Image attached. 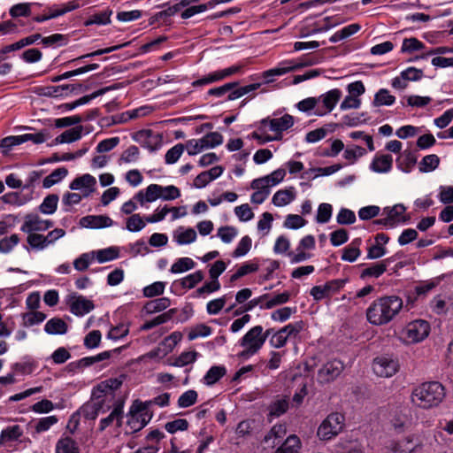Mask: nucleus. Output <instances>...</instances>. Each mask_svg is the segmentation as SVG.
<instances>
[{"label": "nucleus", "mask_w": 453, "mask_h": 453, "mask_svg": "<svg viewBox=\"0 0 453 453\" xmlns=\"http://www.w3.org/2000/svg\"><path fill=\"white\" fill-rule=\"evenodd\" d=\"M403 307V299L395 295L373 300L365 311L367 321L373 326H385L395 319Z\"/></svg>", "instance_id": "nucleus-1"}, {"label": "nucleus", "mask_w": 453, "mask_h": 453, "mask_svg": "<svg viewBox=\"0 0 453 453\" xmlns=\"http://www.w3.org/2000/svg\"><path fill=\"white\" fill-rule=\"evenodd\" d=\"M446 397L444 386L436 380L426 381L414 387L411 401L418 408L429 410L438 407Z\"/></svg>", "instance_id": "nucleus-2"}, {"label": "nucleus", "mask_w": 453, "mask_h": 453, "mask_svg": "<svg viewBox=\"0 0 453 453\" xmlns=\"http://www.w3.org/2000/svg\"><path fill=\"white\" fill-rule=\"evenodd\" d=\"M344 419V416L339 412L329 414L319 426L317 435L321 440H330L342 430Z\"/></svg>", "instance_id": "nucleus-3"}, {"label": "nucleus", "mask_w": 453, "mask_h": 453, "mask_svg": "<svg viewBox=\"0 0 453 453\" xmlns=\"http://www.w3.org/2000/svg\"><path fill=\"white\" fill-rule=\"evenodd\" d=\"M399 367L398 359L390 355H381L372 362V370L380 377H392L398 372Z\"/></svg>", "instance_id": "nucleus-4"}, {"label": "nucleus", "mask_w": 453, "mask_h": 453, "mask_svg": "<svg viewBox=\"0 0 453 453\" xmlns=\"http://www.w3.org/2000/svg\"><path fill=\"white\" fill-rule=\"evenodd\" d=\"M347 282H349L348 277L344 279L332 280L326 281L324 285L314 286L311 289L310 295L315 301H320L338 293L342 288H343Z\"/></svg>", "instance_id": "nucleus-5"}, {"label": "nucleus", "mask_w": 453, "mask_h": 453, "mask_svg": "<svg viewBox=\"0 0 453 453\" xmlns=\"http://www.w3.org/2000/svg\"><path fill=\"white\" fill-rule=\"evenodd\" d=\"M262 326H256L250 328L241 339L240 345L248 347V351L257 353L265 343V337H262Z\"/></svg>", "instance_id": "nucleus-6"}, {"label": "nucleus", "mask_w": 453, "mask_h": 453, "mask_svg": "<svg viewBox=\"0 0 453 453\" xmlns=\"http://www.w3.org/2000/svg\"><path fill=\"white\" fill-rule=\"evenodd\" d=\"M430 325L423 319L414 320L409 323L405 328L406 338L411 342H419L428 336Z\"/></svg>", "instance_id": "nucleus-7"}, {"label": "nucleus", "mask_w": 453, "mask_h": 453, "mask_svg": "<svg viewBox=\"0 0 453 453\" xmlns=\"http://www.w3.org/2000/svg\"><path fill=\"white\" fill-rule=\"evenodd\" d=\"M344 365L341 360L334 359L326 362L318 372L319 383H329L342 372Z\"/></svg>", "instance_id": "nucleus-8"}, {"label": "nucleus", "mask_w": 453, "mask_h": 453, "mask_svg": "<svg viewBox=\"0 0 453 453\" xmlns=\"http://www.w3.org/2000/svg\"><path fill=\"white\" fill-rule=\"evenodd\" d=\"M241 69H242L241 65H233L228 68L223 69V70L211 73L208 75H206L201 79L194 81L192 82V86L194 88H197V87H202V86L208 85L211 83H214L217 81H220L226 79V77L232 76V75L239 73L241 71Z\"/></svg>", "instance_id": "nucleus-9"}, {"label": "nucleus", "mask_w": 453, "mask_h": 453, "mask_svg": "<svg viewBox=\"0 0 453 453\" xmlns=\"http://www.w3.org/2000/svg\"><path fill=\"white\" fill-rule=\"evenodd\" d=\"M68 304L70 311L76 316H83L95 308L91 300L83 296H78L76 293L68 296Z\"/></svg>", "instance_id": "nucleus-10"}, {"label": "nucleus", "mask_w": 453, "mask_h": 453, "mask_svg": "<svg viewBox=\"0 0 453 453\" xmlns=\"http://www.w3.org/2000/svg\"><path fill=\"white\" fill-rule=\"evenodd\" d=\"M133 138L150 151H155L161 146L162 136L150 129L140 130L134 134Z\"/></svg>", "instance_id": "nucleus-11"}, {"label": "nucleus", "mask_w": 453, "mask_h": 453, "mask_svg": "<svg viewBox=\"0 0 453 453\" xmlns=\"http://www.w3.org/2000/svg\"><path fill=\"white\" fill-rule=\"evenodd\" d=\"M54 225L51 220H42L36 214H27L25 217V222L21 226V231L25 233L45 231Z\"/></svg>", "instance_id": "nucleus-12"}, {"label": "nucleus", "mask_w": 453, "mask_h": 453, "mask_svg": "<svg viewBox=\"0 0 453 453\" xmlns=\"http://www.w3.org/2000/svg\"><path fill=\"white\" fill-rule=\"evenodd\" d=\"M122 385V380L118 378H111L100 382L93 389V395H96L97 398L101 396H110L112 400L115 396L114 391L119 389Z\"/></svg>", "instance_id": "nucleus-13"}, {"label": "nucleus", "mask_w": 453, "mask_h": 453, "mask_svg": "<svg viewBox=\"0 0 453 453\" xmlns=\"http://www.w3.org/2000/svg\"><path fill=\"white\" fill-rule=\"evenodd\" d=\"M261 125L265 126L267 123L270 126V129L278 133L277 136L281 135V133L285 130L289 129L294 125V118L289 114H285L279 119L265 118L260 121Z\"/></svg>", "instance_id": "nucleus-14"}, {"label": "nucleus", "mask_w": 453, "mask_h": 453, "mask_svg": "<svg viewBox=\"0 0 453 453\" xmlns=\"http://www.w3.org/2000/svg\"><path fill=\"white\" fill-rule=\"evenodd\" d=\"M342 96V91L339 88H334L326 92V94L320 96L319 98L322 100L323 106L325 107V111H321L317 109L316 115L323 116L328 112H330L336 104L339 102Z\"/></svg>", "instance_id": "nucleus-15"}, {"label": "nucleus", "mask_w": 453, "mask_h": 453, "mask_svg": "<svg viewBox=\"0 0 453 453\" xmlns=\"http://www.w3.org/2000/svg\"><path fill=\"white\" fill-rule=\"evenodd\" d=\"M289 408V397L288 395H277L268 406V418H279L285 414Z\"/></svg>", "instance_id": "nucleus-16"}, {"label": "nucleus", "mask_w": 453, "mask_h": 453, "mask_svg": "<svg viewBox=\"0 0 453 453\" xmlns=\"http://www.w3.org/2000/svg\"><path fill=\"white\" fill-rule=\"evenodd\" d=\"M80 224L83 227L103 228L112 226L113 221L106 215H88L81 218Z\"/></svg>", "instance_id": "nucleus-17"}, {"label": "nucleus", "mask_w": 453, "mask_h": 453, "mask_svg": "<svg viewBox=\"0 0 453 453\" xmlns=\"http://www.w3.org/2000/svg\"><path fill=\"white\" fill-rule=\"evenodd\" d=\"M82 132V126H76L73 128L67 129L57 136L50 145L53 146L60 143H71L76 142L81 138Z\"/></svg>", "instance_id": "nucleus-18"}, {"label": "nucleus", "mask_w": 453, "mask_h": 453, "mask_svg": "<svg viewBox=\"0 0 453 453\" xmlns=\"http://www.w3.org/2000/svg\"><path fill=\"white\" fill-rule=\"evenodd\" d=\"M161 189L162 186L158 184H150L147 187L145 194L141 190L134 196V199H136L141 204H143L144 202H154L157 199L161 198Z\"/></svg>", "instance_id": "nucleus-19"}, {"label": "nucleus", "mask_w": 453, "mask_h": 453, "mask_svg": "<svg viewBox=\"0 0 453 453\" xmlns=\"http://www.w3.org/2000/svg\"><path fill=\"white\" fill-rule=\"evenodd\" d=\"M127 426L130 427L132 434L142 430L151 419L152 413L144 412L140 415L128 414Z\"/></svg>", "instance_id": "nucleus-20"}, {"label": "nucleus", "mask_w": 453, "mask_h": 453, "mask_svg": "<svg viewBox=\"0 0 453 453\" xmlns=\"http://www.w3.org/2000/svg\"><path fill=\"white\" fill-rule=\"evenodd\" d=\"M390 258H387L365 268L360 273V279L379 278L387 271L388 262Z\"/></svg>", "instance_id": "nucleus-21"}, {"label": "nucleus", "mask_w": 453, "mask_h": 453, "mask_svg": "<svg viewBox=\"0 0 453 453\" xmlns=\"http://www.w3.org/2000/svg\"><path fill=\"white\" fill-rule=\"evenodd\" d=\"M96 178L92 175L86 173L82 176L75 178L70 184V188L72 190H78L81 188H88V192L85 193L83 196H87L90 192L94 191L93 187L96 185Z\"/></svg>", "instance_id": "nucleus-22"}, {"label": "nucleus", "mask_w": 453, "mask_h": 453, "mask_svg": "<svg viewBox=\"0 0 453 453\" xmlns=\"http://www.w3.org/2000/svg\"><path fill=\"white\" fill-rule=\"evenodd\" d=\"M393 157L390 154L376 156L371 163V169L376 173H388L392 169Z\"/></svg>", "instance_id": "nucleus-23"}, {"label": "nucleus", "mask_w": 453, "mask_h": 453, "mask_svg": "<svg viewBox=\"0 0 453 453\" xmlns=\"http://www.w3.org/2000/svg\"><path fill=\"white\" fill-rule=\"evenodd\" d=\"M291 61H284L280 63L279 66L266 70L262 73V77L265 79V83H270L273 81L272 77L280 76L289 72L295 71V67L290 66Z\"/></svg>", "instance_id": "nucleus-24"}, {"label": "nucleus", "mask_w": 453, "mask_h": 453, "mask_svg": "<svg viewBox=\"0 0 453 453\" xmlns=\"http://www.w3.org/2000/svg\"><path fill=\"white\" fill-rule=\"evenodd\" d=\"M23 435V430L19 425L10 426L3 429L0 434V445L9 441H19Z\"/></svg>", "instance_id": "nucleus-25"}, {"label": "nucleus", "mask_w": 453, "mask_h": 453, "mask_svg": "<svg viewBox=\"0 0 453 453\" xmlns=\"http://www.w3.org/2000/svg\"><path fill=\"white\" fill-rule=\"evenodd\" d=\"M417 155L411 150H405L403 154L396 159L397 166L404 173H410L417 164Z\"/></svg>", "instance_id": "nucleus-26"}, {"label": "nucleus", "mask_w": 453, "mask_h": 453, "mask_svg": "<svg viewBox=\"0 0 453 453\" xmlns=\"http://www.w3.org/2000/svg\"><path fill=\"white\" fill-rule=\"evenodd\" d=\"M44 330L49 334H65L68 325L60 318H52L45 324Z\"/></svg>", "instance_id": "nucleus-27"}, {"label": "nucleus", "mask_w": 453, "mask_h": 453, "mask_svg": "<svg viewBox=\"0 0 453 453\" xmlns=\"http://www.w3.org/2000/svg\"><path fill=\"white\" fill-rule=\"evenodd\" d=\"M406 208L403 204H395L393 207H386L383 210V213H386L392 222H395V226L399 222H406L410 219L409 217L403 216L405 212Z\"/></svg>", "instance_id": "nucleus-28"}, {"label": "nucleus", "mask_w": 453, "mask_h": 453, "mask_svg": "<svg viewBox=\"0 0 453 453\" xmlns=\"http://www.w3.org/2000/svg\"><path fill=\"white\" fill-rule=\"evenodd\" d=\"M226 374V369L223 365H213L204 375L203 380L207 386H212Z\"/></svg>", "instance_id": "nucleus-29"}, {"label": "nucleus", "mask_w": 453, "mask_h": 453, "mask_svg": "<svg viewBox=\"0 0 453 453\" xmlns=\"http://www.w3.org/2000/svg\"><path fill=\"white\" fill-rule=\"evenodd\" d=\"M286 431L287 430H286L285 425H281V424L274 425L271 428V430L265 435L264 442L269 443L270 440L273 439V441L272 442V447H275L281 441L282 438L286 434Z\"/></svg>", "instance_id": "nucleus-30"}, {"label": "nucleus", "mask_w": 453, "mask_h": 453, "mask_svg": "<svg viewBox=\"0 0 453 453\" xmlns=\"http://www.w3.org/2000/svg\"><path fill=\"white\" fill-rule=\"evenodd\" d=\"M296 197L293 188L278 190L273 196L272 202L275 206H284L292 202Z\"/></svg>", "instance_id": "nucleus-31"}, {"label": "nucleus", "mask_w": 453, "mask_h": 453, "mask_svg": "<svg viewBox=\"0 0 453 453\" xmlns=\"http://www.w3.org/2000/svg\"><path fill=\"white\" fill-rule=\"evenodd\" d=\"M130 44H131V42H124L122 44H119V45L104 48V49H100V50H95L93 52H90V53L80 56V57H78L76 58H73V59L68 61L67 63H65V65H70V64L81 61L82 59H85V58H93V57H96V56H101V55L106 54V53H111L112 51H115V50H118L122 49L124 47H127V46H128Z\"/></svg>", "instance_id": "nucleus-32"}, {"label": "nucleus", "mask_w": 453, "mask_h": 453, "mask_svg": "<svg viewBox=\"0 0 453 453\" xmlns=\"http://www.w3.org/2000/svg\"><path fill=\"white\" fill-rule=\"evenodd\" d=\"M112 10L106 9L101 12L91 15L84 21V26L88 27L91 25H107L111 23V16Z\"/></svg>", "instance_id": "nucleus-33"}, {"label": "nucleus", "mask_w": 453, "mask_h": 453, "mask_svg": "<svg viewBox=\"0 0 453 453\" xmlns=\"http://www.w3.org/2000/svg\"><path fill=\"white\" fill-rule=\"evenodd\" d=\"M56 453H80V449L76 441L67 436L58 441Z\"/></svg>", "instance_id": "nucleus-34"}, {"label": "nucleus", "mask_w": 453, "mask_h": 453, "mask_svg": "<svg viewBox=\"0 0 453 453\" xmlns=\"http://www.w3.org/2000/svg\"><path fill=\"white\" fill-rule=\"evenodd\" d=\"M300 440L296 435H289L275 453H298Z\"/></svg>", "instance_id": "nucleus-35"}, {"label": "nucleus", "mask_w": 453, "mask_h": 453, "mask_svg": "<svg viewBox=\"0 0 453 453\" xmlns=\"http://www.w3.org/2000/svg\"><path fill=\"white\" fill-rule=\"evenodd\" d=\"M171 304V300L168 297H160L152 301L148 302L144 305V309L147 313L152 314L162 311L168 308Z\"/></svg>", "instance_id": "nucleus-36"}, {"label": "nucleus", "mask_w": 453, "mask_h": 453, "mask_svg": "<svg viewBox=\"0 0 453 453\" xmlns=\"http://www.w3.org/2000/svg\"><path fill=\"white\" fill-rule=\"evenodd\" d=\"M359 239L354 240L350 245L345 247L342 250V259L349 262H354L361 254Z\"/></svg>", "instance_id": "nucleus-37"}, {"label": "nucleus", "mask_w": 453, "mask_h": 453, "mask_svg": "<svg viewBox=\"0 0 453 453\" xmlns=\"http://www.w3.org/2000/svg\"><path fill=\"white\" fill-rule=\"evenodd\" d=\"M68 85L46 86L39 88V95L50 97L68 96Z\"/></svg>", "instance_id": "nucleus-38"}, {"label": "nucleus", "mask_w": 453, "mask_h": 453, "mask_svg": "<svg viewBox=\"0 0 453 453\" xmlns=\"http://www.w3.org/2000/svg\"><path fill=\"white\" fill-rule=\"evenodd\" d=\"M68 174V170L65 167H59L55 169L50 175L46 176L42 181V186L49 188L56 183L59 182Z\"/></svg>", "instance_id": "nucleus-39"}, {"label": "nucleus", "mask_w": 453, "mask_h": 453, "mask_svg": "<svg viewBox=\"0 0 453 453\" xmlns=\"http://www.w3.org/2000/svg\"><path fill=\"white\" fill-rule=\"evenodd\" d=\"M33 5L40 6L41 4L37 3L17 4L10 9L9 13L12 18L29 17L31 15V7Z\"/></svg>", "instance_id": "nucleus-40"}, {"label": "nucleus", "mask_w": 453, "mask_h": 453, "mask_svg": "<svg viewBox=\"0 0 453 453\" xmlns=\"http://www.w3.org/2000/svg\"><path fill=\"white\" fill-rule=\"evenodd\" d=\"M58 203L57 194L48 195L39 206V211L43 214H52L56 211Z\"/></svg>", "instance_id": "nucleus-41"}, {"label": "nucleus", "mask_w": 453, "mask_h": 453, "mask_svg": "<svg viewBox=\"0 0 453 453\" xmlns=\"http://www.w3.org/2000/svg\"><path fill=\"white\" fill-rule=\"evenodd\" d=\"M395 101V97L389 94L386 88L380 89L374 96L372 104L375 107L382 105H392Z\"/></svg>", "instance_id": "nucleus-42"}, {"label": "nucleus", "mask_w": 453, "mask_h": 453, "mask_svg": "<svg viewBox=\"0 0 453 453\" xmlns=\"http://www.w3.org/2000/svg\"><path fill=\"white\" fill-rule=\"evenodd\" d=\"M440 164V158L435 154L425 156L419 163V171L427 173L435 170Z\"/></svg>", "instance_id": "nucleus-43"}, {"label": "nucleus", "mask_w": 453, "mask_h": 453, "mask_svg": "<svg viewBox=\"0 0 453 453\" xmlns=\"http://www.w3.org/2000/svg\"><path fill=\"white\" fill-rule=\"evenodd\" d=\"M182 334L180 332H173L169 336L165 337L160 343L164 347L163 356L170 353L174 347L180 342Z\"/></svg>", "instance_id": "nucleus-44"}, {"label": "nucleus", "mask_w": 453, "mask_h": 453, "mask_svg": "<svg viewBox=\"0 0 453 453\" xmlns=\"http://www.w3.org/2000/svg\"><path fill=\"white\" fill-rule=\"evenodd\" d=\"M198 353L196 351H184L173 362H170L169 365L173 366H185L194 363L196 360Z\"/></svg>", "instance_id": "nucleus-45"}, {"label": "nucleus", "mask_w": 453, "mask_h": 453, "mask_svg": "<svg viewBox=\"0 0 453 453\" xmlns=\"http://www.w3.org/2000/svg\"><path fill=\"white\" fill-rule=\"evenodd\" d=\"M196 263L189 257L179 258L170 269L172 273H180L195 267Z\"/></svg>", "instance_id": "nucleus-46"}, {"label": "nucleus", "mask_w": 453, "mask_h": 453, "mask_svg": "<svg viewBox=\"0 0 453 453\" xmlns=\"http://www.w3.org/2000/svg\"><path fill=\"white\" fill-rule=\"evenodd\" d=\"M425 48V44L415 37L405 38L403 42L401 51L403 53H412L421 50Z\"/></svg>", "instance_id": "nucleus-47"}, {"label": "nucleus", "mask_w": 453, "mask_h": 453, "mask_svg": "<svg viewBox=\"0 0 453 453\" xmlns=\"http://www.w3.org/2000/svg\"><path fill=\"white\" fill-rule=\"evenodd\" d=\"M96 254L97 261L99 263H104L106 261L118 258L119 256V250L117 247H110L107 249L99 250Z\"/></svg>", "instance_id": "nucleus-48"}, {"label": "nucleus", "mask_w": 453, "mask_h": 453, "mask_svg": "<svg viewBox=\"0 0 453 453\" xmlns=\"http://www.w3.org/2000/svg\"><path fill=\"white\" fill-rule=\"evenodd\" d=\"M290 294L288 291L278 294L271 299H267L265 304H261V309H272L277 305L286 303L289 301Z\"/></svg>", "instance_id": "nucleus-49"}, {"label": "nucleus", "mask_w": 453, "mask_h": 453, "mask_svg": "<svg viewBox=\"0 0 453 453\" xmlns=\"http://www.w3.org/2000/svg\"><path fill=\"white\" fill-rule=\"evenodd\" d=\"M418 445V442L413 440V437L407 436L396 443L395 450L400 453H412Z\"/></svg>", "instance_id": "nucleus-50"}, {"label": "nucleus", "mask_w": 453, "mask_h": 453, "mask_svg": "<svg viewBox=\"0 0 453 453\" xmlns=\"http://www.w3.org/2000/svg\"><path fill=\"white\" fill-rule=\"evenodd\" d=\"M42 43L44 46L66 45L68 43V35L62 34H54L50 36L42 37Z\"/></svg>", "instance_id": "nucleus-51"}, {"label": "nucleus", "mask_w": 453, "mask_h": 453, "mask_svg": "<svg viewBox=\"0 0 453 453\" xmlns=\"http://www.w3.org/2000/svg\"><path fill=\"white\" fill-rule=\"evenodd\" d=\"M22 318L24 321L23 325L25 326H31L42 322L46 319V315L42 311H33L24 313Z\"/></svg>", "instance_id": "nucleus-52"}, {"label": "nucleus", "mask_w": 453, "mask_h": 453, "mask_svg": "<svg viewBox=\"0 0 453 453\" xmlns=\"http://www.w3.org/2000/svg\"><path fill=\"white\" fill-rule=\"evenodd\" d=\"M197 392L189 389L184 392L178 399V405L180 408H188L194 405L197 401Z\"/></svg>", "instance_id": "nucleus-53"}, {"label": "nucleus", "mask_w": 453, "mask_h": 453, "mask_svg": "<svg viewBox=\"0 0 453 453\" xmlns=\"http://www.w3.org/2000/svg\"><path fill=\"white\" fill-rule=\"evenodd\" d=\"M27 242L32 249L43 250L46 248V240L44 235L35 232L27 233Z\"/></svg>", "instance_id": "nucleus-54"}, {"label": "nucleus", "mask_w": 453, "mask_h": 453, "mask_svg": "<svg viewBox=\"0 0 453 453\" xmlns=\"http://www.w3.org/2000/svg\"><path fill=\"white\" fill-rule=\"evenodd\" d=\"M203 273L202 271H196L181 280L180 285L183 288H194L197 283L203 280Z\"/></svg>", "instance_id": "nucleus-55"}, {"label": "nucleus", "mask_w": 453, "mask_h": 453, "mask_svg": "<svg viewBox=\"0 0 453 453\" xmlns=\"http://www.w3.org/2000/svg\"><path fill=\"white\" fill-rule=\"evenodd\" d=\"M165 283L163 281H156L142 289V294L145 297H154L160 296L164 293Z\"/></svg>", "instance_id": "nucleus-56"}, {"label": "nucleus", "mask_w": 453, "mask_h": 453, "mask_svg": "<svg viewBox=\"0 0 453 453\" xmlns=\"http://www.w3.org/2000/svg\"><path fill=\"white\" fill-rule=\"evenodd\" d=\"M333 208L329 203H320L318 208V213L316 216V220L319 224H325L329 221L332 216Z\"/></svg>", "instance_id": "nucleus-57"}, {"label": "nucleus", "mask_w": 453, "mask_h": 453, "mask_svg": "<svg viewBox=\"0 0 453 453\" xmlns=\"http://www.w3.org/2000/svg\"><path fill=\"white\" fill-rule=\"evenodd\" d=\"M238 84H239L238 81H233V82L225 83L224 85L217 87V88H210L207 91V96H215V97H222L223 96L227 94V92L230 91L232 88H236L238 86Z\"/></svg>", "instance_id": "nucleus-58"}, {"label": "nucleus", "mask_w": 453, "mask_h": 453, "mask_svg": "<svg viewBox=\"0 0 453 453\" xmlns=\"http://www.w3.org/2000/svg\"><path fill=\"white\" fill-rule=\"evenodd\" d=\"M185 146L182 143H178L170 150H167L165 160L166 164H174L178 161L181 154L183 153Z\"/></svg>", "instance_id": "nucleus-59"}, {"label": "nucleus", "mask_w": 453, "mask_h": 453, "mask_svg": "<svg viewBox=\"0 0 453 453\" xmlns=\"http://www.w3.org/2000/svg\"><path fill=\"white\" fill-rule=\"evenodd\" d=\"M252 241L250 236H243L238 243L236 249L234 250L232 256L234 257H239L246 255L251 248Z\"/></svg>", "instance_id": "nucleus-60"}, {"label": "nucleus", "mask_w": 453, "mask_h": 453, "mask_svg": "<svg viewBox=\"0 0 453 453\" xmlns=\"http://www.w3.org/2000/svg\"><path fill=\"white\" fill-rule=\"evenodd\" d=\"M305 323L303 320H298L283 326V331L287 334L288 339L297 338L299 334L303 330Z\"/></svg>", "instance_id": "nucleus-61"}, {"label": "nucleus", "mask_w": 453, "mask_h": 453, "mask_svg": "<svg viewBox=\"0 0 453 453\" xmlns=\"http://www.w3.org/2000/svg\"><path fill=\"white\" fill-rule=\"evenodd\" d=\"M188 420L184 418H178L165 425V430L170 434H174L177 431H186L188 429Z\"/></svg>", "instance_id": "nucleus-62"}, {"label": "nucleus", "mask_w": 453, "mask_h": 453, "mask_svg": "<svg viewBox=\"0 0 453 453\" xmlns=\"http://www.w3.org/2000/svg\"><path fill=\"white\" fill-rule=\"evenodd\" d=\"M145 226V222L140 214H132L127 219V229L130 232H138Z\"/></svg>", "instance_id": "nucleus-63"}, {"label": "nucleus", "mask_w": 453, "mask_h": 453, "mask_svg": "<svg viewBox=\"0 0 453 453\" xmlns=\"http://www.w3.org/2000/svg\"><path fill=\"white\" fill-rule=\"evenodd\" d=\"M307 223L302 216L297 214H289L284 222V226L290 229H298Z\"/></svg>", "instance_id": "nucleus-64"}]
</instances>
